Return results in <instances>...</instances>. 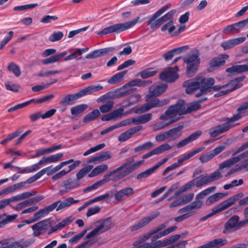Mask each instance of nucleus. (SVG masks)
Masks as SVG:
<instances>
[{
    "label": "nucleus",
    "mask_w": 248,
    "mask_h": 248,
    "mask_svg": "<svg viewBox=\"0 0 248 248\" xmlns=\"http://www.w3.org/2000/svg\"><path fill=\"white\" fill-rule=\"evenodd\" d=\"M220 170H221L219 168L217 170L211 173L210 175L208 174V178L209 180V183L213 181L220 179L223 177Z\"/></svg>",
    "instance_id": "nucleus-49"
},
{
    "label": "nucleus",
    "mask_w": 248,
    "mask_h": 248,
    "mask_svg": "<svg viewBox=\"0 0 248 248\" xmlns=\"http://www.w3.org/2000/svg\"><path fill=\"white\" fill-rule=\"evenodd\" d=\"M123 111V109H118L108 113L101 118L102 121H108L112 119H116L120 115H121L122 112Z\"/></svg>",
    "instance_id": "nucleus-35"
},
{
    "label": "nucleus",
    "mask_w": 248,
    "mask_h": 248,
    "mask_svg": "<svg viewBox=\"0 0 248 248\" xmlns=\"http://www.w3.org/2000/svg\"><path fill=\"white\" fill-rule=\"evenodd\" d=\"M115 48L113 47H109L94 50L90 53L86 55L85 58L88 59L97 58L107 55L110 52H113Z\"/></svg>",
    "instance_id": "nucleus-18"
},
{
    "label": "nucleus",
    "mask_w": 248,
    "mask_h": 248,
    "mask_svg": "<svg viewBox=\"0 0 248 248\" xmlns=\"http://www.w3.org/2000/svg\"><path fill=\"white\" fill-rule=\"evenodd\" d=\"M108 168V165L107 164L98 165L93 170L92 172L88 175V176L90 178L93 177L107 170Z\"/></svg>",
    "instance_id": "nucleus-39"
},
{
    "label": "nucleus",
    "mask_w": 248,
    "mask_h": 248,
    "mask_svg": "<svg viewBox=\"0 0 248 248\" xmlns=\"http://www.w3.org/2000/svg\"><path fill=\"white\" fill-rule=\"evenodd\" d=\"M57 202H60L55 209H56L57 211H58L66 207H69L73 204L78 202L79 200H75L73 198L69 197L62 202L60 200L58 201Z\"/></svg>",
    "instance_id": "nucleus-30"
},
{
    "label": "nucleus",
    "mask_w": 248,
    "mask_h": 248,
    "mask_svg": "<svg viewBox=\"0 0 248 248\" xmlns=\"http://www.w3.org/2000/svg\"><path fill=\"white\" fill-rule=\"evenodd\" d=\"M140 17L131 21H127L123 23H118L107 27L97 32L100 36H104L108 34H118L125 31L134 26L139 20Z\"/></svg>",
    "instance_id": "nucleus-5"
},
{
    "label": "nucleus",
    "mask_w": 248,
    "mask_h": 248,
    "mask_svg": "<svg viewBox=\"0 0 248 248\" xmlns=\"http://www.w3.org/2000/svg\"><path fill=\"white\" fill-rule=\"evenodd\" d=\"M247 109H248V102L238 108L237 112L239 114L234 115L231 118H227L228 121L226 123L210 128L209 130L210 136L212 138H215L219 135L229 131L235 125L232 124V123L241 118V116L239 114Z\"/></svg>",
    "instance_id": "nucleus-1"
},
{
    "label": "nucleus",
    "mask_w": 248,
    "mask_h": 248,
    "mask_svg": "<svg viewBox=\"0 0 248 248\" xmlns=\"http://www.w3.org/2000/svg\"><path fill=\"white\" fill-rule=\"evenodd\" d=\"M243 196V193H239L223 201L217 206H216L215 208L218 213L221 212L234 204L240 198H241Z\"/></svg>",
    "instance_id": "nucleus-12"
},
{
    "label": "nucleus",
    "mask_w": 248,
    "mask_h": 248,
    "mask_svg": "<svg viewBox=\"0 0 248 248\" xmlns=\"http://www.w3.org/2000/svg\"><path fill=\"white\" fill-rule=\"evenodd\" d=\"M142 128V126H137L129 129L123 133L118 138L120 142H124L130 139L133 135L140 131Z\"/></svg>",
    "instance_id": "nucleus-23"
},
{
    "label": "nucleus",
    "mask_w": 248,
    "mask_h": 248,
    "mask_svg": "<svg viewBox=\"0 0 248 248\" xmlns=\"http://www.w3.org/2000/svg\"><path fill=\"white\" fill-rule=\"evenodd\" d=\"M176 121V120L171 119L170 121H169V122H168L167 123L161 122L159 124H155L153 126V129L155 131L163 129L164 128L170 125V124L174 123Z\"/></svg>",
    "instance_id": "nucleus-51"
},
{
    "label": "nucleus",
    "mask_w": 248,
    "mask_h": 248,
    "mask_svg": "<svg viewBox=\"0 0 248 248\" xmlns=\"http://www.w3.org/2000/svg\"><path fill=\"white\" fill-rule=\"evenodd\" d=\"M80 183L75 179L69 178L62 182L61 186L64 187L68 192L69 190L77 188L79 187Z\"/></svg>",
    "instance_id": "nucleus-24"
},
{
    "label": "nucleus",
    "mask_w": 248,
    "mask_h": 248,
    "mask_svg": "<svg viewBox=\"0 0 248 248\" xmlns=\"http://www.w3.org/2000/svg\"><path fill=\"white\" fill-rule=\"evenodd\" d=\"M114 225L111 221L110 217H108L103 219L100 224V225L96 228V230L99 234L102 233L112 228Z\"/></svg>",
    "instance_id": "nucleus-27"
},
{
    "label": "nucleus",
    "mask_w": 248,
    "mask_h": 248,
    "mask_svg": "<svg viewBox=\"0 0 248 248\" xmlns=\"http://www.w3.org/2000/svg\"><path fill=\"white\" fill-rule=\"evenodd\" d=\"M201 107V105L198 101L190 103V105L187 108L186 107V114L190 113L192 111H196Z\"/></svg>",
    "instance_id": "nucleus-53"
},
{
    "label": "nucleus",
    "mask_w": 248,
    "mask_h": 248,
    "mask_svg": "<svg viewBox=\"0 0 248 248\" xmlns=\"http://www.w3.org/2000/svg\"><path fill=\"white\" fill-rule=\"evenodd\" d=\"M51 224L49 219L41 221L31 226L33 231V236L37 237L44 233L51 227Z\"/></svg>",
    "instance_id": "nucleus-11"
},
{
    "label": "nucleus",
    "mask_w": 248,
    "mask_h": 248,
    "mask_svg": "<svg viewBox=\"0 0 248 248\" xmlns=\"http://www.w3.org/2000/svg\"><path fill=\"white\" fill-rule=\"evenodd\" d=\"M136 63V61L131 59L125 61L123 64L120 65L118 68L117 70H121L130 66L133 65Z\"/></svg>",
    "instance_id": "nucleus-62"
},
{
    "label": "nucleus",
    "mask_w": 248,
    "mask_h": 248,
    "mask_svg": "<svg viewBox=\"0 0 248 248\" xmlns=\"http://www.w3.org/2000/svg\"><path fill=\"white\" fill-rule=\"evenodd\" d=\"M154 146V144L151 141H148L144 143L135 147L134 151L135 153L142 152L144 151L148 150Z\"/></svg>",
    "instance_id": "nucleus-45"
},
{
    "label": "nucleus",
    "mask_w": 248,
    "mask_h": 248,
    "mask_svg": "<svg viewBox=\"0 0 248 248\" xmlns=\"http://www.w3.org/2000/svg\"><path fill=\"white\" fill-rule=\"evenodd\" d=\"M176 13V10L175 9L171 10L163 16L161 17V18L163 21L164 22H165L167 21H170V20H172L173 16Z\"/></svg>",
    "instance_id": "nucleus-59"
},
{
    "label": "nucleus",
    "mask_w": 248,
    "mask_h": 248,
    "mask_svg": "<svg viewBox=\"0 0 248 248\" xmlns=\"http://www.w3.org/2000/svg\"><path fill=\"white\" fill-rule=\"evenodd\" d=\"M63 36V33L62 31L55 32L49 37V40L50 42H54L61 40Z\"/></svg>",
    "instance_id": "nucleus-56"
},
{
    "label": "nucleus",
    "mask_w": 248,
    "mask_h": 248,
    "mask_svg": "<svg viewBox=\"0 0 248 248\" xmlns=\"http://www.w3.org/2000/svg\"><path fill=\"white\" fill-rule=\"evenodd\" d=\"M99 159V162L107 160L111 157L110 153L107 152H104L97 155Z\"/></svg>",
    "instance_id": "nucleus-63"
},
{
    "label": "nucleus",
    "mask_w": 248,
    "mask_h": 248,
    "mask_svg": "<svg viewBox=\"0 0 248 248\" xmlns=\"http://www.w3.org/2000/svg\"><path fill=\"white\" fill-rule=\"evenodd\" d=\"M152 83L151 80H142L140 78H136L127 82L126 84L123 86V88H126L128 87L139 86L145 87Z\"/></svg>",
    "instance_id": "nucleus-29"
},
{
    "label": "nucleus",
    "mask_w": 248,
    "mask_h": 248,
    "mask_svg": "<svg viewBox=\"0 0 248 248\" xmlns=\"http://www.w3.org/2000/svg\"><path fill=\"white\" fill-rule=\"evenodd\" d=\"M38 5V4L37 3H32L24 5L16 6L13 8V10L15 11H21L33 8Z\"/></svg>",
    "instance_id": "nucleus-55"
},
{
    "label": "nucleus",
    "mask_w": 248,
    "mask_h": 248,
    "mask_svg": "<svg viewBox=\"0 0 248 248\" xmlns=\"http://www.w3.org/2000/svg\"><path fill=\"white\" fill-rule=\"evenodd\" d=\"M244 169H246L247 170H248V159H245L241 162L239 164L235 165L234 168H232L230 170L229 172H228L227 175H226L225 176H227L230 174H233L235 172L239 171Z\"/></svg>",
    "instance_id": "nucleus-32"
},
{
    "label": "nucleus",
    "mask_w": 248,
    "mask_h": 248,
    "mask_svg": "<svg viewBox=\"0 0 248 248\" xmlns=\"http://www.w3.org/2000/svg\"><path fill=\"white\" fill-rule=\"evenodd\" d=\"M87 232V230H84L80 233L74 236L72 238L69 240V242L71 244L77 243V242Z\"/></svg>",
    "instance_id": "nucleus-57"
},
{
    "label": "nucleus",
    "mask_w": 248,
    "mask_h": 248,
    "mask_svg": "<svg viewBox=\"0 0 248 248\" xmlns=\"http://www.w3.org/2000/svg\"><path fill=\"white\" fill-rule=\"evenodd\" d=\"M246 62L248 64L235 65L226 69V71L231 74L241 73L248 71V58L243 61Z\"/></svg>",
    "instance_id": "nucleus-21"
},
{
    "label": "nucleus",
    "mask_w": 248,
    "mask_h": 248,
    "mask_svg": "<svg viewBox=\"0 0 248 248\" xmlns=\"http://www.w3.org/2000/svg\"><path fill=\"white\" fill-rule=\"evenodd\" d=\"M126 73L127 71L125 70L116 74L108 80V83L111 84H114L118 83L123 79V77L126 74Z\"/></svg>",
    "instance_id": "nucleus-41"
},
{
    "label": "nucleus",
    "mask_w": 248,
    "mask_h": 248,
    "mask_svg": "<svg viewBox=\"0 0 248 248\" xmlns=\"http://www.w3.org/2000/svg\"><path fill=\"white\" fill-rule=\"evenodd\" d=\"M160 215L159 211H155L148 216L143 218L140 221L130 227L131 232L136 231L143 227Z\"/></svg>",
    "instance_id": "nucleus-14"
},
{
    "label": "nucleus",
    "mask_w": 248,
    "mask_h": 248,
    "mask_svg": "<svg viewBox=\"0 0 248 248\" xmlns=\"http://www.w3.org/2000/svg\"><path fill=\"white\" fill-rule=\"evenodd\" d=\"M110 176H113V175L110 174V171H109L104 176L103 179L97 181L91 186H88L84 189L83 191L84 192H86L98 188L99 186L103 185L106 183L108 182L109 180H111V179H110Z\"/></svg>",
    "instance_id": "nucleus-25"
},
{
    "label": "nucleus",
    "mask_w": 248,
    "mask_h": 248,
    "mask_svg": "<svg viewBox=\"0 0 248 248\" xmlns=\"http://www.w3.org/2000/svg\"><path fill=\"white\" fill-rule=\"evenodd\" d=\"M93 168V165H88L81 170H80L76 174L77 180L79 181V180L82 179L85 176L88 172H89Z\"/></svg>",
    "instance_id": "nucleus-46"
},
{
    "label": "nucleus",
    "mask_w": 248,
    "mask_h": 248,
    "mask_svg": "<svg viewBox=\"0 0 248 248\" xmlns=\"http://www.w3.org/2000/svg\"><path fill=\"white\" fill-rule=\"evenodd\" d=\"M134 193V189L131 187H126L119 191L114 195L115 199L117 201H121L124 196L129 197Z\"/></svg>",
    "instance_id": "nucleus-26"
},
{
    "label": "nucleus",
    "mask_w": 248,
    "mask_h": 248,
    "mask_svg": "<svg viewBox=\"0 0 248 248\" xmlns=\"http://www.w3.org/2000/svg\"><path fill=\"white\" fill-rule=\"evenodd\" d=\"M157 73L156 70H153V68H147L143 70L139 73V75L143 78L146 79L155 76Z\"/></svg>",
    "instance_id": "nucleus-43"
},
{
    "label": "nucleus",
    "mask_w": 248,
    "mask_h": 248,
    "mask_svg": "<svg viewBox=\"0 0 248 248\" xmlns=\"http://www.w3.org/2000/svg\"><path fill=\"white\" fill-rule=\"evenodd\" d=\"M123 124H124V126L129 125L131 123H133L135 124H141L139 116L132 118V119H128L124 121H122Z\"/></svg>",
    "instance_id": "nucleus-58"
},
{
    "label": "nucleus",
    "mask_w": 248,
    "mask_h": 248,
    "mask_svg": "<svg viewBox=\"0 0 248 248\" xmlns=\"http://www.w3.org/2000/svg\"><path fill=\"white\" fill-rule=\"evenodd\" d=\"M63 155L62 153H58L46 157L44 156L42 159L45 164L46 163H54L59 161L63 156Z\"/></svg>",
    "instance_id": "nucleus-42"
},
{
    "label": "nucleus",
    "mask_w": 248,
    "mask_h": 248,
    "mask_svg": "<svg viewBox=\"0 0 248 248\" xmlns=\"http://www.w3.org/2000/svg\"><path fill=\"white\" fill-rule=\"evenodd\" d=\"M221 46L224 48V50H227L232 48L235 46L233 39H230L223 42L221 44Z\"/></svg>",
    "instance_id": "nucleus-60"
},
{
    "label": "nucleus",
    "mask_w": 248,
    "mask_h": 248,
    "mask_svg": "<svg viewBox=\"0 0 248 248\" xmlns=\"http://www.w3.org/2000/svg\"><path fill=\"white\" fill-rule=\"evenodd\" d=\"M60 202H56L51 204L45 207L44 208L40 210L41 213L44 217L47 215L50 212L54 210L58 206Z\"/></svg>",
    "instance_id": "nucleus-48"
},
{
    "label": "nucleus",
    "mask_w": 248,
    "mask_h": 248,
    "mask_svg": "<svg viewBox=\"0 0 248 248\" xmlns=\"http://www.w3.org/2000/svg\"><path fill=\"white\" fill-rule=\"evenodd\" d=\"M183 87L186 88L185 92L186 94H192L196 90L201 89V80L200 81H194L192 79L186 80L183 83Z\"/></svg>",
    "instance_id": "nucleus-17"
},
{
    "label": "nucleus",
    "mask_w": 248,
    "mask_h": 248,
    "mask_svg": "<svg viewBox=\"0 0 248 248\" xmlns=\"http://www.w3.org/2000/svg\"><path fill=\"white\" fill-rule=\"evenodd\" d=\"M14 35V32L10 31L8 35L1 41L0 45V49H2L4 46L8 43V42L12 39Z\"/></svg>",
    "instance_id": "nucleus-61"
},
{
    "label": "nucleus",
    "mask_w": 248,
    "mask_h": 248,
    "mask_svg": "<svg viewBox=\"0 0 248 248\" xmlns=\"http://www.w3.org/2000/svg\"><path fill=\"white\" fill-rule=\"evenodd\" d=\"M177 226H173L171 227L168 228L159 232H157V233L156 235H154L153 237H152L151 240H157L158 239L161 238L163 236H165L169 234V233L172 232L174 231L175 230L177 229Z\"/></svg>",
    "instance_id": "nucleus-38"
},
{
    "label": "nucleus",
    "mask_w": 248,
    "mask_h": 248,
    "mask_svg": "<svg viewBox=\"0 0 248 248\" xmlns=\"http://www.w3.org/2000/svg\"><path fill=\"white\" fill-rule=\"evenodd\" d=\"M87 108L88 105L85 104L76 106L71 108V114L73 115H77L84 111Z\"/></svg>",
    "instance_id": "nucleus-44"
},
{
    "label": "nucleus",
    "mask_w": 248,
    "mask_h": 248,
    "mask_svg": "<svg viewBox=\"0 0 248 248\" xmlns=\"http://www.w3.org/2000/svg\"><path fill=\"white\" fill-rule=\"evenodd\" d=\"M226 195V193H216L208 198L205 201V204L208 206L210 205L211 204L218 201Z\"/></svg>",
    "instance_id": "nucleus-34"
},
{
    "label": "nucleus",
    "mask_w": 248,
    "mask_h": 248,
    "mask_svg": "<svg viewBox=\"0 0 248 248\" xmlns=\"http://www.w3.org/2000/svg\"><path fill=\"white\" fill-rule=\"evenodd\" d=\"M248 156V151L240 154L238 156L231 157V158L223 162L219 165V169L223 170L225 168H229L234 164L239 162L241 160Z\"/></svg>",
    "instance_id": "nucleus-16"
},
{
    "label": "nucleus",
    "mask_w": 248,
    "mask_h": 248,
    "mask_svg": "<svg viewBox=\"0 0 248 248\" xmlns=\"http://www.w3.org/2000/svg\"><path fill=\"white\" fill-rule=\"evenodd\" d=\"M187 183L188 185H190L191 189L195 186L197 187H200L205 186L209 184L208 178V174H206L205 175H201L199 177H196Z\"/></svg>",
    "instance_id": "nucleus-19"
},
{
    "label": "nucleus",
    "mask_w": 248,
    "mask_h": 248,
    "mask_svg": "<svg viewBox=\"0 0 248 248\" xmlns=\"http://www.w3.org/2000/svg\"><path fill=\"white\" fill-rule=\"evenodd\" d=\"M168 85L166 83L151 86L149 88V94L146 96V101L149 100L152 97L159 96L166 91Z\"/></svg>",
    "instance_id": "nucleus-15"
},
{
    "label": "nucleus",
    "mask_w": 248,
    "mask_h": 248,
    "mask_svg": "<svg viewBox=\"0 0 248 248\" xmlns=\"http://www.w3.org/2000/svg\"><path fill=\"white\" fill-rule=\"evenodd\" d=\"M239 219L238 215L232 216L225 224L223 232L228 233L244 227L246 226L245 221L243 220L239 221Z\"/></svg>",
    "instance_id": "nucleus-8"
},
{
    "label": "nucleus",
    "mask_w": 248,
    "mask_h": 248,
    "mask_svg": "<svg viewBox=\"0 0 248 248\" xmlns=\"http://www.w3.org/2000/svg\"><path fill=\"white\" fill-rule=\"evenodd\" d=\"M225 61L224 58L216 57L212 59L209 62V64L212 68L219 67L225 64Z\"/></svg>",
    "instance_id": "nucleus-40"
},
{
    "label": "nucleus",
    "mask_w": 248,
    "mask_h": 248,
    "mask_svg": "<svg viewBox=\"0 0 248 248\" xmlns=\"http://www.w3.org/2000/svg\"><path fill=\"white\" fill-rule=\"evenodd\" d=\"M215 82V79L212 78H202L201 89L195 94V97L198 98L213 91H217L220 89L227 88L226 84L213 86Z\"/></svg>",
    "instance_id": "nucleus-6"
},
{
    "label": "nucleus",
    "mask_w": 248,
    "mask_h": 248,
    "mask_svg": "<svg viewBox=\"0 0 248 248\" xmlns=\"http://www.w3.org/2000/svg\"><path fill=\"white\" fill-rule=\"evenodd\" d=\"M8 70L12 72L16 77H19L21 75L20 67L16 63L11 62L7 67Z\"/></svg>",
    "instance_id": "nucleus-50"
},
{
    "label": "nucleus",
    "mask_w": 248,
    "mask_h": 248,
    "mask_svg": "<svg viewBox=\"0 0 248 248\" xmlns=\"http://www.w3.org/2000/svg\"><path fill=\"white\" fill-rule=\"evenodd\" d=\"M125 88H123L122 87L119 89H116L114 92H113V94H112V95H113L112 98H118L127 96L137 90L136 88H132L131 89L123 91V90Z\"/></svg>",
    "instance_id": "nucleus-31"
},
{
    "label": "nucleus",
    "mask_w": 248,
    "mask_h": 248,
    "mask_svg": "<svg viewBox=\"0 0 248 248\" xmlns=\"http://www.w3.org/2000/svg\"><path fill=\"white\" fill-rule=\"evenodd\" d=\"M134 162V159H132L130 161L123 163L116 169L110 171V174L113 175L111 178V180L117 181L121 179L136 170L144 163V161L143 160L132 164Z\"/></svg>",
    "instance_id": "nucleus-2"
},
{
    "label": "nucleus",
    "mask_w": 248,
    "mask_h": 248,
    "mask_svg": "<svg viewBox=\"0 0 248 248\" xmlns=\"http://www.w3.org/2000/svg\"><path fill=\"white\" fill-rule=\"evenodd\" d=\"M171 4L168 3L157 11L150 18L148 21L147 25L149 26L152 29H155L160 27L164 22L161 17L156 20L155 19L168 10Z\"/></svg>",
    "instance_id": "nucleus-9"
},
{
    "label": "nucleus",
    "mask_w": 248,
    "mask_h": 248,
    "mask_svg": "<svg viewBox=\"0 0 248 248\" xmlns=\"http://www.w3.org/2000/svg\"><path fill=\"white\" fill-rule=\"evenodd\" d=\"M183 127V125H179L166 131L168 139L171 140L179 138L182 135L181 131Z\"/></svg>",
    "instance_id": "nucleus-22"
},
{
    "label": "nucleus",
    "mask_w": 248,
    "mask_h": 248,
    "mask_svg": "<svg viewBox=\"0 0 248 248\" xmlns=\"http://www.w3.org/2000/svg\"><path fill=\"white\" fill-rule=\"evenodd\" d=\"M216 189L217 187L216 186H213L208 187L198 194L196 196L195 201L190 204L192 210L201 208L203 205V202L201 200L205 196L214 192Z\"/></svg>",
    "instance_id": "nucleus-10"
},
{
    "label": "nucleus",
    "mask_w": 248,
    "mask_h": 248,
    "mask_svg": "<svg viewBox=\"0 0 248 248\" xmlns=\"http://www.w3.org/2000/svg\"><path fill=\"white\" fill-rule=\"evenodd\" d=\"M160 78L164 81L172 82L178 78V75L174 71L169 70L162 72L160 74Z\"/></svg>",
    "instance_id": "nucleus-28"
},
{
    "label": "nucleus",
    "mask_w": 248,
    "mask_h": 248,
    "mask_svg": "<svg viewBox=\"0 0 248 248\" xmlns=\"http://www.w3.org/2000/svg\"><path fill=\"white\" fill-rule=\"evenodd\" d=\"M103 89V87L99 84L89 86L80 90L76 93L69 94L64 96L60 101V104L63 106L72 105L76 102L78 99L84 96L92 94Z\"/></svg>",
    "instance_id": "nucleus-3"
},
{
    "label": "nucleus",
    "mask_w": 248,
    "mask_h": 248,
    "mask_svg": "<svg viewBox=\"0 0 248 248\" xmlns=\"http://www.w3.org/2000/svg\"><path fill=\"white\" fill-rule=\"evenodd\" d=\"M202 132L201 130H198L193 133L188 137L182 140L177 144L178 148H182L188 143L197 140L202 134Z\"/></svg>",
    "instance_id": "nucleus-20"
},
{
    "label": "nucleus",
    "mask_w": 248,
    "mask_h": 248,
    "mask_svg": "<svg viewBox=\"0 0 248 248\" xmlns=\"http://www.w3.org/2000/svg\"><path fill=\"white\" fill-rule=\"evenodd\" d=\"M73 220V218L72 217H68L63 220H62L61 222L59 223L57 225L60 230H61L63 228H64L67 225L70 224Z\"/></svg>",
    "instance_id": "nucleus-64"
},
{
    "label": "nucleus",
    "mask_w": 248,
    "mask_h": 248,
    "mask_svg": "<svg viewBox=\"0 0 248 248\" xmlns=\"http://www.w3.org/2000/svg\"><path fill=\"white\" fill-rule=\"evenodd\" d=\"M155 171V170L152 167L144 171L139 173L136 176V179L138 180H141L142 179L148 178L153 173H154Z\"/></svg>",
    "instance_id": "nucleus-52"
},
{
    "label": "nucleus",
    "mask_w": 248,
    "mask_h": 248,
    "mask_svg": "<svg viewBox=\"0 0 248 248\" xmlns=\"http://www.w3.org/2000/svg\"><path fill=\"white\" fill-rule=\"evenodd\" d=\"M181 237V236L180 234H175L173 235L170 237L169 238L166 239L164 240L163 241L161 240H155V241H152L150 242L152 248H161L165 247L167 246L171 245L174 242H175L176 241L179 240Z\"/></svg>",
    "instance_id": "nucleus-13"
},
{
    "label": "nucleus",
    "mask_w": 248,
    "mask_h": 248,
    "mask_svg": "<svg viewBox=\"0 0 248 248\" xmlns=\"http://www.w3.org/2000/svg\"><path fill=\"white\" fill-rule=\"evenodd\" d=\"M171 148V147L168 143H166L159 146L154 149L155 155H159Z\"/></svg>",
    "instance_id": "nucleus-54"
},
{
    "label": "nucleus",
    "mask_w": 248,
    "mask_h": 248,
    "mask_svg": "<svg viewBox=\"0 0 248 248\" xmlns=\"http://www.w3.org/2000/svg\"><path fill=\"white\" fill-rule=\"evenodd\" d=\"M226 84L227 85V88H229L228 90L230 93L240 88L243 85L242 83H238L235 78L231 80L229 83Z\"/></svg>",
    "instance_id": "nucleus-47"
},
{
    "label": "nucleus",
    "mask_w": 248,
    "mask_h": 248,
    "mask_svg": "<svg viewBox=\"0 0 248 248\" xmlns=\"http://www.w3.org/2000/svg\"><path fill=\"white\" fill-rule=\"evenodd\" d=\"M67 51H63L59 54L51 56L46 59L43 60L42 63L43 64H48L49 63L57 62L58 61H59L60 59L62 58L64 56L67 55Z\"/></svg>",
    "instance_id": "nucleus-36"
},
{
    "label": "nucleus",
    "mask_w": 248,
    "mask_h": 248,
    "mask_svg": "<svg viewBox=\"0 0 248 248\" xmlns=\"http://www.w3.org/2000/svg\"><path fill=\"white\" fill-rule=\"evenodd\" d=\"M200 53L198 50L189 52L183 58V61L186 64V75L188 77H192L198 71L200 63Z\"/></svg>",
    "instance_id": "nucleus-4"
},
{
    "label": "nucleus",
    "mask_w": 248,
    "mask_h": 248,
    "mask_svg": "<svg viewBox=\"0 0 248 248\" xmlns=\"http://www.w3.org/2000/svg\"><path fill=\"white\" fill-rule=\"evenodd\" d=\"M100 115V112L98 109H94L91 112L86 114L83 119L84 123H88L90 122L96 120Z\"/></svg>",
    "instance_id": "nucleus-33"
},
{
    "label": "nucleus",
    "mask_w": 248,
    "mask_h": 248,
    "mask_svg": "<svg viewBox=\"0 0 248 248\" xmlns=\"http://www.w3.org/2000/svg\"><path fill=\"white\" fill-rule=\"evenodd\" d=\"M186 114L185 101L183 99H179L177 103L171 106H170L166 111L162 114L160 117V119L166 120L167 117L170 115L176 116L177 115H182Z\"/></svg>",
    "instance_id": "nucleus-7"
},
{
    "label": "nucleus",
    "mask_w": 248,
    "mask_h": 248,
    "mask_svg": "<svg viewBox=\"0 0 248 248\" xmlns=\"http://www.w3.org/2000/svg\"><path fill=\"white\" fill-rule=\"evenodd\" d=\"M151 108L154 107H160L164 106L169 103V100L167 99L160 100L157 98H154L148 102Z\"/></svg>",
    "instance_id": "nucleus-37"
}]
</instances>
